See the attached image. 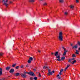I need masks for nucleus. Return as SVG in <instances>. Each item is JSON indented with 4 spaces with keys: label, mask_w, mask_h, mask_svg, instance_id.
Instances as JSON below:
<instances>
[{
    "label": "nucleus",
    "mask_w": 80,
    "mask_h": 80,
    "mask_svg": "<svg viewBox=\"0 0 80 80\" xmlns=\"http://www.w3.org/2000/svg\"><path fill=\"white\" fill-rule=\"evenodd\" d=\"M78 45L79 46H80V42L79 41H78L77 42Z\"/></svg>",
    "instance_id": "obj_25"
},
{
    "label": "nucleus",
    "mask_w": 80,
    "mask_h": 80,
    "mask_svg": "<svg viewBox=\"0 0 80 80\" xmlns=\"http://www.w3.org/2000/svg\"><path fill=\"white\" fill-rule=\"evenodd\" d=\"M68 12H66L64 13L65 15H68Z\"/></svg>",
    "instance_id": "obj_22"
},
{
    "label": "nucleus",
    "mask_w": 80,
    "mask_h": 80,
    "mask_svg": "<svg viewBox=\"0 0 80 80\" xmlns=\"http://www.w3.org/2000/svg\"><path fill=\"white\" fill-rule=\"evenodd\" d=\"M51 71V70H50V69H48V73H49V72H50Z\"/></svg>",
    "instance_id": "obj_36"
},
{
    "label": "nucleus",
    "mask_w": 80,
    "mask_h": 80,
    "mask_svg": "<svg viewBox=\"0 0 80 80\" xmlns=\"http://www.w3.org/2000/svg\"><path fill=\"white\" fill-rule=\"evenodd\" d=\"M18 68H19V66H18L16 67V69H18Z\"/></svg>",
    "instance_id": "obj_33"
},
{
    "label": "nucleus",
    "mask_w": 80,
    "mask_h": 80,
    "mask_svg": "<svg viewBox=\"0 0 80 80\" xmlns=\"http://www.w3.org/2000/svg\"><path fill=\"white\" fill-rule=\"evenodd\" d=\"M26 73H27V74H29L30 73L28 72H27Z\"/></svg>",
    "instance_id": "obj_49"
},
{
    "label": "nucleus",
    "mask_w": 80,
    "mask_h": 80,
    "mask_svg": "<svg viewBox=\"0 0 80 80\" xmlns=\"http://www.w3.org/2000/svg\"><path fill=\"white\" fill-rule=\"evenodd\" d=\"M33 79H34L32 77H31L30 78V79H31V80H32Z\"/></svg>",
    "instance_id": "obj_34"
},
{
    "label": "nucleus",
    "mask_w": 80,
    "mask_h": 80,
    "mask_svg": "<svg viewBox=\"0 0 80 80\" xmlns=\"http://www.w3.org/2000/svg\"><path fill=\"white\" fill-rule=\"evenodd\" d=\"M75 60L74 58H72V59H71V60Z\"/></svg>",
    "instance_id": "obj_37"
},
{
    "label": "nucleus",
    "mask_w": 80,
    "mask_h": 80,
    "mask_svg": "<svg viewBox=\"0 0 80 80\" xmlns=\"http://www.w3.org/2000/svg\"><path fill=\"white\" fill-rule=\"evenodd\" d=\"M39 77H41V75H40V73H39Z\"/></svg>",
    "instance_id": "obj_43"
},
{
    "label": "nucleus",
    "mask_w": 80,
    "mask_h": 80,
    "mask_svg": "<svg viewBox=\"0 0 80 80\" xmlns=\"http://www.w3.org/2000/svg\"><path fill=\"white\" fill-rule=\"evenodd\" d=\"M10 69V67H7L6 68V70H7V71H8Z\"/></svg>",
    "instance_id": "obj_8"
},
{
    "label": "nucleus",
    "mask_w": 80,
    "mask_h": 80,
    "mask_svg": "<svg viewBox=\"0 0 80 80\" xmlns=\"http://www.w3.org/2000/svg\"><path fill=\"white\" fill-rule=\"evenodd\" d=\"M72 17H74L75 16H73Z\"/></svg>",
    "instance_id": "obj_55"
},
{
    "label": "nucleus",
    "mask_w": 80,
    "mask_h": 80,
    "mask_svg": "<svg viewBox=\"0 0 80 80\" xmlns=\"http://www.w3.org/2000/svg\"><path fill=\"white\" fill-rule=\"evenodd\" d=\"M47 20L48 21V20H49V19H47Z\"/></svg>",
    "instance_id": "obj_54"
},
{
    "label": "nucleus",
    "mask_w": 80,
    "mask_h": 80,
    "mask_svg": "<svg viewBox=\"0 0 80 80\" xmlns=\"http://www.w3.org/2000/svg\"><path fill=\"white\" fill-rule=\"evenodd\" d=\"M44 6H47V3H45L43 4Z\"/></svg>",
    "instance_id": "obj_26"
},
{
    "label": "nucleus",
    "mask_w": 80,
    "mask_h": 80,
    "mask_svg": "<svg viewBox=\"0 0 80 80\" xmlns=\"http://www.w3.org/2000/svg\"><path fill=\"white\" fill-rule=\"evenodd\" d=\"M24 74H26V73H27V72H24Z\"/></svg>",
    "instance_id": "obj_44"
},
{
    "label": "nucleus",
    "mask_w": 80,
    "mask_h": 80,
    "mask_svg": "<svg viewBox=\"0 0 80 80\" xmlns=\"http://www.w3.org/2000/svg\"><path fill=\"white\" fill-rule=\"evenodd\" d=\"M21 68H23V65H22V66H21Z\"/></svg>",
    "instance_id": "obj_38"
},
{
    "label": "nucleus",
    "mask_w": 80,
    "mask_h": 80,
    "mask_svg": "<svg viewBox=\"0 0 80 80\" xmlns=\"http://www.w3.org/2000/svg\"><path fill=\"white\" fill-rule=\"evenodd\" d=\"M71 59H69L68 62H71Z\"/></svg>",
    "instance_id": "obj_35"
},
{
    "label": "nucleus",
    "mask_w": 80,
    "mask_h": 80,
    "mask_svg": "<svg viewBox=\"0 0 80 80\" xmlns=\"http://www.w3.org/2000/svg\"><path fill=\"white\" fill-rule=\"evenodd\" d=\"M71 46L72 47V46H73V44H71Z\"/></svg>",
    "instance_id": "obj_47"
},
{
    "label": "nucleus",
    "mask_w": 80,
    "mask_h": 80,
    "mask_svg": "<svg viewBox=\"0 0 80 80\" xmlns=\"http://www.w3.org/2000/svg\"><path fill=\"white\" fill-rule=\"evenodd\" d=\"M73 49H76L78 48V45L77 44H76L74 46L72 47Z\"/></svg>",
    "instance_id": "obj_7"
},
{
    "label": "nucleus",
    "mask_w": 80,
    "mask_h": 80,
    "mask_svg": "<svg viewBox=\"0 0 80 80\" xmlns=\"http://www.w3.org/2000/svg\"><path fill=\"white\" fill-rule=\"evenodd\" d=\"M63 33H62V32H60L59 33L58 40L59 41L62 42V41H63Z\"/></svg>",
    "instance_id": "obj_2"
},
{
    "label": "nucleus",
    "mask_w": 80,
    "mask_h": 80,
    "mask_svg": "<svg viewBox=\"0 0 80 80\" xmlns=\"http://www.w3.org/2000/svg\"><path fill=\"white\" fill-rule=\"evenodd\" d=\"M5 78L0 79V80H5Z\"/></svg>",
    "instance_id": "obj_39"
},
{
    "label": "nucleus",
    "mask_w": 80,
    "mask_h": 80,
    "mask_svg": "<svg viewBox=\"0 0 80 80\" xmlns=\"http://www.w3.org/2000/svg\"><path fill=\"white\" fill-rule=\"evenodd\" d=\"M72 57H76V56L75 55V54H73L72 55Z\"/></svg>",
    "instance_id": "obj_29"
},
{
    "label": "nucleus",
    "mask_w": 80,
    "mask_h": 80,
    "mask_svg": "<svg viewBox=\"0 0 80 80\" xmlns=\"http://www.w3.org/2000/svg\"><path fill=\"white\" fill-rule=\"evenodd\" d=\"M10 3H12V2L10 1Z\"/></svg>",
    "instance_id": "obj_48"
},
{
    "label": "nucleus",
    "mask_w": 80,
    "mask_h": 80,
    "mask_svg": "<svg viewBox=\"0 0 80 80\" xmlns=\"http://www.w3.org/2000/svg\"><path fill=\"white\" fill-rule=\"evenodd\" d=\"M62 48H63V49L64 52H68V50H66V49L65 48L62 47Z\"/></svg>",
    "instance_id": "obj_9"
},
{
    "label": "nucleus",
    "mask_w": 80,
    "mask_h": 80,
    "mask_svg": "<svg viewBox=\"0 0 80 80\" xmlns=\"http://www.w3.org/2000/svg\"><path fill=\"white\" fill-rule=\"evenodd\" d=\"M28 63H31V61L29 60L28 61Z\"/></svg>",
    "instance_id": "obj_27"
},
{
    "label": "nucleus",
    "mask_w": 80,
    "mask_h": 80,
    "mask_svg": "<svg viewBox=\"0 0 80 80\" xmlns=\"http://www.w3.org/2000/svg\"><path fill=\"white\" fill-rule=\"evenodd\" d=\"M33 70L34 72H35V71H36V70L35 69H33Z\"/></svg>",
    "instance_id": "obj_42"
},
{
    "label": "nucleus",
    "mask_w": 80,
    "mask_h": 80,
    "mask_svg": "<svg viewBox=\"0 0 80 80\" xmlns=\"http://www.w3.org/2000/svg\"><path fill=\"white\" fill-rule=\"evenodd\" d=\"M49 68V67H47V66H44L43 68V69H48Z\"/></svg>",
    "instance_id": "obj_12"
},
{
    "label": "nucleus",
    "mask_w": 80,
    "mask_h": 80,
    "mask_svg": "<svg viewBox=\"0 0 80 80\" xmlns=\"http://www.w3.org/2000/svg\"><path fill=\"white\" fill-rule=\"evenodd\" d=\"M29 2H31L32 3H33L34 2H35V0H29Z\"/></svg>",
    "instance_id": "obj_15"
},
{
    "label": "nucleus",
    "mask_w": 80,
    "mask_h": 80,
    "mask_svg": "<svg viewBox=\"0 0 80 80\" xmlns=\"http://www.w3.org/2000/svg\"><path fill=\"white\" fill-rule=\"evenodd\" d=\"M34 79L35 80H37V78L36 77H35L34 78Z\"/></svg>",
    "instance_id": "obj_31"
},
{
    "label": "nucleus",
    "mask_w": 80,
    "mask_h": 80,
    "mask_svg": "<svg viewBox=\"0 0 80 80\" xmlns=\"http://www.w3.org/2000/svg\"><path fill=\"white\" fill-rule=\"evenodd\" d=\"M52 73H55V71H52Z\"/></svg>",
    "instance_id": "obj_46"
},
{
    "label": "nucleus",
    "mask_w": 80,
    "mask_h": 80,
    "mask_svg": "<svg viewBox=\"0 0 80 80\" xmlns=\"http://www.w3.org/2000/svg\"><path fill=\"white\" fill-rule=\"evenodd\" d=\"M70 7L71 8L73 9V8H74V6L73 5H71L70 6Z\"/></svg>",
    "instance_id": "obj_21"
},
{
    "label": "nucleus",
    "mask_w": 80,
    "mask_h": 80,
    "mask_svg": "<svg viewBox=\"0 0 80 80\" xmlns=\"http://www.w3.org/2000/svg\"><path fill=\"white\" fill-rule=\"evenodd\" d=\"M8 77H10V76H8Z\"/></svg>",
    "instance_id": "obj_57"
},
{
    "label": "nucleus",
    "mask_w": 80,
    "mask_h": 80,
    "mask_svg": "<svg viewBox=\"0 0 80 80\" xmlns=\"http://www.w3.org/2000/svg\"><path fill=\"white\" fill-rule=\"evenodd\" d=\"M66 53H67V52H64L63 53V55H64V56L65 55H66Z\"/></svg>",
    "instance_id": "obj_28"
},
{
    "label": "nucleus",
    "mask_w": 80,
    "mask_h": 80,
    "mask_svg": "<svg viewBox=\"0 0 80 80\" xmlns=\"http://www.w3.org/2000/svg\"><path fill=\"white\" fill-rule=\"evenodd\" d=\"M16 64H13L12 65V67H15V66H16Z\"/></svg>",
    "instance_id": "obj_30"
},
{
    "label": "nucleus",
    "mask_w": 80,
    "mask_h": 80,
    "mask_svg": "<svg viewBox=\"0 0 80 80\" xmlns=\"http://www.w3.org/2000/svg\"><path fill=\"white\" fill-rule=\"evenodd\" d=\"M4 55V53H2V52H0V57H2Z\"/></svg>",
    "instance_id": "obj_19"
},
{
    "label": "nucleus",
    "mask_w": 80,
    "mask_h": 80,
    "mask_svg": "<svg viewBox=\"0 0 80 80\" xmlns=\"http://www.w3.org/2000/svg\"><path fill=\"white\" fill-rule=\"evenodd\" d=\"M2 2L4 3V4L6 6V7H8V4L7 3L8 0H6V1L5 0H2Z\"/></svg>",
    "instance_id": "obj_3"
},
{
    "label": "nucleus",
    "mask_w": 80,
    "mask_h": 80,
    "mask_svg": "<svg viewBox=\"0 0 80 80\" xmlns=\"http://www.w3.org/2000/svg\"><path fill=\"white\" fill-rule=\"evenodd\" d=\"M79 51L77 50H76V52L75 54H76V55H78L79 54Z\"/></svg>",
    "instance_id": "obj_13"
},
{
    "label": "nucleus",
    "mask_w": 80,
    "mask_h": 80,
    "mask_svg": "<svg viewBox=\"0 0 80 80\" xmlns=\"http://www.w3.org/2000/svg\"><path fill=\"white\" fill-rule=\"evenodd\" d=\"M38 52H39V53H40V52H41L40 51V50H38Z\"/></svg>",
    "instance_id": "obj_41"
},
{
    "label": "nucleus",
    "mask_w": 80,
    "mask_h": 80,
    "mask_svg": "<svg viewBox=\"0 0 80 80\" xmlns=\"http://www.w3.org/2000/svg\"><path fill=\"white\" fill-rule=\"evenodd\" d=\"M57 77H59V74H58V75Z\"/></svg>",
    "instance_id": "obj_53"
},
{
    "label": "nucleus",
    "mask_w": 80,
    "mask_h": 80,
    "mask_svg": "<svg viewBox=\"0 0 80 80\" xmlns=\"http://www.w3.org/2000/svg\"><path fill=\"white\" fill-rule=\"evenodd\" d=\"M15 76H19L20 75V73H15Z\"/></svg>",
    "instance_id": "obj_14"
},
{
    "label": "nucleus",
    "mask_w": 80,
    "mask_h": 80,
    "mask_svg": "<svg viewBox=\"0 0 80 80\" xmlns=\"http://www.w3.org/2000/svg\"><path fill=\"white\" fill-rule=\"evenodd\" d=\"M29 67V65H28V64H27L26 65V67Z\"/></svg>",
    "instance_id": "obj_40"
},
{
    "label": "nucleus",
    "mask_w": 80,
    "mask_h": 80,
    "mask_svg": "<svg viewBox=\"0 0 80 80\" xmlns=\"http://www.w3.org/2000/svg\"><path fill=\"white\" fill-rule=\"evenodd\" d=\"M76 3H78V2H79V1H78V0H76Z\"/></svg>",
    "instance_id": "obj_32"
},
{
    "label": "nucleus",
    "mask_w": 80,
    "mask_h": 80,
    "mask_svg": "<svg viewBox=\"0 0 80 80\" xmlns=\"http://www.w3.org/2000/svg\"><path fill=\"white\" fill-rule=\"evenodd\" d=\"M21 77H22V78H25V77H26V76H27L26 74L22 73L21 74Z\"/></svg>",
    "instance_id": "obj_5"
},
{
    "label": "nucleus",
    "mask_w": 80,
    "mask_h": 80,
    "mask_svg": "<svg viewBox=\"0 0 80 80\" xmlns=\"http://www.w3.org/2000/svg\"><path fill=\"white\" fill-rule=\"evenodd\" d=\"M78 50H80V48H79L78 49Z\"/></svg>",
    "instance_id": "obj_52"
},
{
    "label": "nucleus",
    "mask_w": 80,
    "mask_h": 80,
    "mask_svg": "<svg viewBox=\"0 0 80 80\" xmlns=\"http://www.w3.org/2000/svg\"><path fill=\"white\" fill-rule=\"evenodd\" d=\"M67 69H66V68H65V71H66L67 70Z\"/></svg>",
    "instance_id": "obj_51"
},
{
    "label": "nucleus",
    "mask_w": 80,
    "mask_h": 80,
    "mask_svg": "<svg viewBox=\"0 0 80 80\" xmlns=\"http://www.w3.org/2000/svg\"><path fill=\"white\" fill-rule=\"evenodd\" d=\"M73 14H74V15H75V13H73Z\"/></svg>",
    "instance_id": "obj_56"
},
{
    "label": "nucleus",
    "mask_w": 80,
    "mask_h": 80,
    "mask_svg": "<svg viewBox=\"0 0 80 80\" xmlns=\"http://www.w3.org/2000/svg\"><path fill=\"white\" fill-rule=\"evenodd\" d=\"M29 75H31L32 76H33V77H34V76H35V73H33L32 72H30Z\"/></svg>",
    "instance_id": "obj_4"
},
{
    "label": "nucleus",
    "mask_w": 80,
    "mask_h": 80,
    "mask_svg": "<svg viewBox=\"0 0 80 80\" xmlns=\"http://www.w3.org/2000/svg\"><path fill=\"white\" fill-rule=\"evenodd\" d=\"M15 72V70H14L13 69H11L9 71V72L11 73H13V72Z\"/></svg>",
    "instance_id": "obj_6"
},
{
    "label": "nucleus",
    "mask_w": 80,
    "mask_h": 80,
    "mask_svg": "<svg viewBox=\"0 0 80 80\" xmlns=\"http://www.w3.org/2000/svg\"><path fill=\"white\" fill-rule=\"evenodd\" d=\"M65 58V57H63L61 58V60H64Z\"/></svg>",
    "instance_id": "obj_18"
},
{
    "label": "nucleus",
    "mask_w": 80,
    "mask_h": 80,
    "mask_svg": "<svg viewBox=\"0 0 80 80\" xmlns=\"http://www.w3.org/2000/svg\"><path fill=\"white\" fill-rule=\"evenodd\" d=\"M53 52H52L51 53V55H53Z\"/></svg>",
    "instance_id": "obj_45"
},
{
    "label": "nucleus",
    "mask_w": 80,
    "mask_h": 80,
    "mask_svg": "<svg viewBox=\"0 0 80 80\" xmlns=\"http://www.w3.org/2000/svg\"><path fill=\"white\" fill-rule=\"evenodd\" d=\"M58 54V52H56L55 53V56H56V58H58V59H57V60L58 61H59V62H60L61 61V60H60V53H59Z\"/></svg>",
    "instance_id": "obj_1"
},
{
    "label": "nucleus",
    "mask_w": 80,
    "mask_h": 80,
    "mask_svg": "<svg viewBox=\"0 0 80 80\" xmlns=\"http://www.w3.org/2000/svg\"><path fill=\"white\" fill-rule=\"evenodd\" d=\"M63 69H61L60 72H59V75H62V72H63Z\"/></svg>",
    "instance_id": "obj_11"
},
{
    "label": "nucleus",
    "mask_w": 80,
    "mask_h": 80,
    "mask_svg": "<svg viewBox=\"0 0 80 80\" xmlns=\"http://www.w3.org/2000/svg\"><path fill=\"white\" fill-rule=\"evenodd\" d=\"M59 2L60 3H63L64 1L63 0H59Z\"/></svg>",
    "instance_id": "obj_24"
},
{
    "label": "nucleus",
    "mask_w": 80,
    "mask_h": 80,
    "mask_svg": "<svg viewBox=\"0 0 80 80\" xmlns=\"http://www.w3.org/2000/svg\"><path fill=\"white\" fill-rule=\"evenodd\" d=\"M33 58H32V57H30L29 60H30L31 61H33Z\"/></svg>",
    "instance_id": "obj_17"
},
{
    "label": "nucleus",
    "mask_w": 80,
    "mask_h": 80,
    "mask_svg": "<svg viewBox=\"0 0 80 80\" xmlns=\"http://www.w3.org/2000/svg\"><path fill=\"white\" fill-rule=\"evenodd\" d=\"M60 78H60V77H59L58 79H60Z\"/></svg>",
    "instance_id": "obj_50"
},
{
    "label": "nucleus",
    "mask_w": 80,
    "mask_h": 80,
    "mask_svg": "<svg viewBox=\"0 0 80 80\" xmlns=\"http://www.w3.org/2000/svg\"><path fill=\"white\" fill-rule=\"evenodd\" d=\"M70 66V65H67V67L66 68V69H67L68 68H69V67Z\"/></svg>",
    "instance_id": "obj_23"
},
{
    "label": "nucleus",
    "mask_w": 80,
    "mask_h": 80,
    "mask_svg": "<svg viewBox=\"0 0 80 80\" xmlns=\"http://www.w3.org/2000/svg\"><path fill=\"white\" fill-rule=\"evenodd\" d=\"M2 75V69L0 68V75Z\"/></svg>",
    "instance_id": "obj_10"
},
{
    "label": "nucleus",
    "mask_w": 80,
    "mask_h": 80,
    "mask_svg": "<svg viewBox=\"0 0 80 80\" xmlns=\"http://www.w3.org/2000/svg\"><path fill=\"white\" fill-rule=\"evenodd\" d=\"M48 74L49 75H52L53 74V73H52V72H49Z\"/></svg>",
    "instance_id": "obj_16"
},
{
    "label": "nucleus",
    "mask_w": 80,
    "mask_h": 80,
    "mask_svg": "<svg viewBox=\"0 0 80 80\" xmlns=\"http://www.w3.org/2000/svg\"><path fill=\"white\" fill-rule=\"evenodd\" d=\"M77 62V61L76 60H74V61H72V65H73L75 63H76Z\"/></svg>",
    "instance_id": "obj_20"
}]
</instances>
